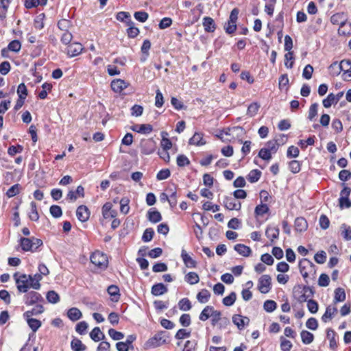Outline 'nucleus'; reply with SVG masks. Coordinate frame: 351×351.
<instances>
[{
	"label": "nucleus",
	"instance_id": "6e6d98bb",
	"mask_svg": "<svg viewBox=\"0 0 351 351\" xmlns=\"http://www.w3.org/2000/svg\"><path fill=\"white\" fill-rule=\"evenodd\" d=\"M285 65L288 69H291L293 66V51H289L285 55Z\"/></svg>",
	"mask_w": 351,
	"mask_h": 351
},
{
	"label": "nucleus",
	"instance_id": "0e129e2a",
	"mask_svg": "<svg viewBox=\"0 0 351 351\" xmlns=\"http://www.w3.org/2000/svg\"><path fill=\"white\" fill-rule=\"evenodd\" d=\"M154 234V231L152 228H147L143 232L142 240L145 242H149L153 239Z\"/></svg>",
	"mask_w": 351,
	"mask_h": 351
},
{
	"label": "nucleus",
	"instance_id": "09e8293b",
	"mask_svg": "<svg viewBox=\"0 0 351 351\" xmlns=\"http://www.w3.org/2000/svg\"><path fill=\"white\" fill-rule=\"evenodd\" d=\"M341 230V235L346 241L351 240V227L348 226L345 223L342 224L340 227Z\"/></svg>",
	"mask_w": 351,
	"mask_h": 351
},
{
	"label": "nucleus",
	"instance_id": "6ab92c4d",
	"mask_svg": "<svg viewBox=\"0 0 351 351\" xmlns=\"http://www.w3.org/2000/svg\"><path fill=\"white\" fill-rule=\"evenodd\" d=\"M182 259L186 265V267L189 268H195L196 267L197 263L195 260H193L191 256L186 252V251L182 249L181 252Z\"/></svg>",
	"mask_w": 351,
	"mask_h": 351
},
{
	"label": "nucleus",
	"instance_id": "79ce46f5",
	"mask_svg": "<svg viewBox=\"0 0 351 351\" xmlns=\"http://www.w3.org/2000/svg\"><path fill=\"white\" fill-rule=\"evenodd\" d=\"M346 300V293L343 289L342 288H337L335 291V298L334 302L335 303L343 302Z\"/></svg>",
	"mask_w": 351,
	"mask_h": 351
},
{
	"label": "nucleus",
	"instance_id": "8fccbe9b",
	"mask_svg": "<svg viewBox=\"0 0 351 351\" xmlns=\"http://www.w3.org/2000/svg\"><path fill=\"white\" fill-rule=\"evenodd\" d=\"M21 186L19 184H15L12 186L6 192V195L8 197H12L20 193Z\"/></svg>",
	"mask_w": 351,
	"mask_h": 351
},
{
	"label": "nucleus",
	"instance_id": "774afa93",
	"mask_svg": "<svg viewBox=\"0 0 351 351\" xmlns=\"http://www.w3.org/2000/svg\"><path fill=\"white\" fill-rule=\"evenodd\" d=\"M280 348L282 351H290L293 345L292 343L284 337H281Z\"/></svg>",
	"mask_w": 351,
	"mask_h": 351
},
{
	"label": "nucleus",
	"instance_id": "680f3d73",
	"mask_svg": "<svg viewBox=\"0 0 351 351\" xmlns=\"http://www.w3.org/2000/svg\"><path fill=\"white\" fill-rule=\"evenodd\" d=\"M21 48V43L17 40H12V42H10L8 45V47L7 49L11 51H14V52H19L20 51Z\"/></svg>",
	"mask_w": 351,
	"mask_h": 351
},
{
	"label": "nucleus",
	"instance_id": "c756f323",
	"mask_svg": "<svg viewBox=\"0 0 351 351\" xmlns=\"http://www.w3.org/2000/svg\"><path fill=\"white\" fill-rule=\"evenodd\" d=\"M90 337L95 342L105 339L104 334L101 331L99 327H95L90 332Z\"/></svg>",
	"mask_w": 351,
	"mask_h": 351
},
{
	"label": "nucleus",
	"instance_id": "7ed1b4c3",
	"mask_svg": "<svg viewBox=\"0 0 351 351\" xmlns=\"http://www.w3.org/2000/svg\"><path fill=\"white\" fill-rule=\"evenodd\" d=\"M90 258V262L101 269H104L108 266V261L106 255L99 251L93 252Z\"/></svg>",
	"mask_w": 351,
	"mask_h": 351
},
{
	"label": "nucleus",
	"instance_id": "a211bd4d",
	"mask_svg": "<svg viewBox=\"0 0 351 351\" xmlns=\"http://www.w3.org/2000/svg\"><path fill=\"white\" fill-rule=\"evenodd\" d=\"M337 308L335 306H327L324 314L322 317V322L326 323L328 320L332 319L337 313Z\"/></svg>",
	"mask_w": 351,
	"mask_h": 351
},
{
	"label": "nucleus",
	"instance_id": "49530a36",
	"mask_svg": "<svg viewBox=\"0 0 351 351\" xmlns=\"http://www.w3.org/2000/svg\"><path fill=\"white\" fill-rule=\"evenodd\" d=\"M178 306L183 311H188L192 308L191 302L186 298H182L179 301Z\"/></svg>",
	"mask_w": 351,
	"mask_h": 351
},
{
	"label": "nucleus",
	"instance_id": "b1692460",
	"mask_svg": "<svg viewBox=\"0 0 351 351\" xmlns=\"http://www.w3.org/2000/svg\"><path fill=\"white\" fill-rule=\"evenodd\" d=\"M168 291L167 287L162 283H157L152 287V293L155 296H159L166 293Z\"/></svg>",
	"mask_w": 351,
	"mask_h": 351
},
{
	"label": "nucleus",
	"instance_id": "e433bc0d",
	"mask_svg": "<svg viewBox=\"0 0 351 351\" xmlns=\"http://www.w3.org/2000/svg\"><path fill=\"white\" fill-rule=\"evenodd\" d=\"M213 310H214L213 306H206L201 312L199 319L201 321H204V322L207 320L210 317H211Z\"/></svg>",
	"mask_w": 351,
	"mask_h": 351
},
{
	"label": "nucleus",
	"instance_id": "ea45409f",
	"mask_svg": "<svg viewBox=\"0 0 351 351\" xmlns=\"http://www.w3.org/2000/svg\"><path fill=\"white\" fill-rule=\"evenodd\" d=\"M27 319V322L29 328L33 330L34 332L41 326V322L37 319L30 317H25Z\"/></svg>",
	"mask_w": 351,
	"mask_h": 351
},
{
	"label": "nucleus",
	"instance_id": "bf43d9fd",
	"mask_svg": "<svg viewBox=\"0 0 351 351\" xmlns=\"http://www.w3.org/2000/svg\"><path fill=\"white\" fill-rule=\"evenodd\" d=\"M277 307V304L274 300H266L264 302L263 308L265 311L271 313L273 312Z\"/></svg>",
	"mask_w": 351,
	"mask_h": 351
},
{
	"label": "nucleus",
	"instance_id": "58836bf2",
	"mask_svg": "<svg viewBox=\"0 0 351 351\" xmlns=\"http://www.w3.org/2000/svg\"><path fill=\"white\" fill-rule=\"evenodd\" d=\"M47 0H25V6L27 9L36 8L38 5H46Z\"/></svg>",
	"mask_w": 351,
	"mask_h": 351
},
{
	"label": "nucleus",
	"instance_id": "c85d7f7f",
	"mask_svg": "<svg viewBox=\"0 0 351 351\" xmlns=\"http://www.w3.org/2000/svg\"><path fill=\"white\" fill-rule=\"evenodd\" d=\"M132 130L135 132L142 134H149L153 130V127L150 124L136 125Z\"/></svg>",
	"mask_w": 351,
	"mask_h": 351
},
{
	"label": "nucleus",
	"instance_id": "5fc2aeb1",
	"mask_svg": "<svg viewBox=\"0 0 351 351\" xmlns=\"http://www.w3.org/2000/svg\"><path fill=\"white\" fill-rule=\"evenodd\" d=\"M46 298L47 301L52 304H56L60 300L59 295L54 291H48Z\"/></svg>",
	"mask_w": 351,
	"mask_h": 351
},
{
	"label": "nucleus",
	"instance_id": "5701e85b",
	"mask_svg": "<svg viewBox=\"0 0 351 351\" xmlns=\"http://www.w3.org/2000/svg\"><path fill=\"white\" fill-rule=\"evenodd\" d=\"M211 324L213 326H215L219 322H224L225 324H229V320L226 317H221V313L217 310H213L211 315Z\"/></svg>",
	"mask_w": 351,
	"mask_h": 351
},
{
	"label": "nucleus",
	"instance_id": "4468645a",
	"mask_svg": "<svg viewBox=\"0 0 351 351\" xmlns=\"http://www.w3.org/2000/svg\"><path fill=\"white\" fill-rule=\"evenodd\" d=\"M245 134V130L240 126H234L227 129L226 134L232 136L233 138H242Z\"/></svg>",
	"mask_w": 351,
	"mask_h": 351
},
{
	"label": "nucleus",
	"instance_id": "de8ad7c7",
	"mask_svg": "<svg viewBox=\"0 0 351 351\" xmlns=\"http://www.w3.org/2000/svg\"><path fill=\"white\" fill-rule=\"evenodd\" d=\"M260 106V104L257 102L252 103L247 108V114L250 117L255 116L257 114Z\"/></svg>",
	"mask_w": 351,
	"mask_h": 351
},
{
	"label": "nucleus",
	"instance_id": "69168bd1",
	"mask_svg": "<svg viewBox=\"0 0 351 351\" xmlns=\"http://www.w3.org/2000/svg\"><path fill=\"white\" fill-rule=\"evenodd\" d=\"M269 210V207L267 204H261L255 208L254 213L256 215H263L264 214L268 213Z\"/></svg>",
	"mask_w": 351,
	"mask_h": 351
},
{
	"label": "nucleus",
	"instance_id": "4c0bfd02",
	"mask_svg": "<svg viewBox=\"0 0 351 351\" xmlns=\"http://www.w3.org/2000/svg\"><path fill=\"white\" fill-rule=\"evenodd\" d=\"M300 336H301L302 341L304 344H310L314 340L313 334L307 330H302L300 332Z\"/></svg>",
	"mask_w": 351,
	"mask_h": 351
},
{
	"label": "nucleus",
	"instance_id": "6e6552de",
	"mask_svg": "<svg viewBox=\"0 0 351 351\" xmlns=\"http://www.w3.org/2000/svg\"><path fill=\"white\" fill-rule=\"evenodd\" d=\"M155 147L156 143L152 138L143 140L141 143V152L144 154L149 155L152 154L155 150Z\"/></svg>",
	"mask_w": 351,
	"mask_h": 351
},
{
	"label": "nucleus",
	"instance_id": "393cba45",
	"mask_svg": "<svg viewBox=\"0 0 351 351\" xmlns=\"http://www.w3.org/2000/svg\"><path fill=\"white\" fill-rule=\"evenodd\" d=\"M203 26L206 32H213L216 29L214 20L209 16L203 19Z\"/></svg>",
	"mask_w": 351,
	"mask_h": 351
},
{
	"label": "nucleus",
	"instance_id": "4be33fe9",
	"mask_svg": "<svg viewBox=\"0 0 351 351\" xmlns=\"http://www.w3.org/2000/svg\"><path fill=\"white\" fill-rule=\"evenodd\" d=\"M279 228L276 226H268L265 230V235L271 242L279 236Z\"/></svg>",
	"mask_w": 351,
	"mask_h": 351
},
{
	"label": "nucleus",
	"instance_id": "9d476101",
	"mask_svg": "<svg viewBox=\"0 0 351 351\" xmlns=\"http://www.w3.org/2000/svg\"><path fill=\"white\" fill-rule=\"evenodd\" d=\"M223 206L230 210H239L241 208V204L237 202L234 197H225L223 202Z\"/></svg>",
	"mask_w": 351,
	"mask_h": 351
},
{
	"label": "nucleus",
	"instance_id": "f03ea898",
	"mask_svg": "<svg viewBox=\"0 0 351 351\" xmlns=\"http://www.w3.org/2000/svg\"><path fill=\"white\" fill-rule=\"evenodd\" d=\"M299 268L302 277L305 280L308 278H315L316 273L315 265L308 259H302L299 262Z\"/></svg>",
	"mask_w": 351,
	"mask_h": 351
},
{
	"label": "nucleus",
	"instance_id": "ddd939ff",
	"mask_svg": "<svg viewBox=\"0 0 351 351\" xmlns=\"http://www.w3.org/2000/svg\"><path fill=\"white\" fill-rule=\"evenodd\" d=\"M76 216L82 222L88 221L90 217V211L87 206L84 205L78 206L76 210Z\"/></svg>",
	"mask_w": 351,
	"mask_h": 351
},
{
	"label": "nucleus",
	"instance_id": "72a5a7b5",
	"mask_svg": "<svg viewBox=\"0 0 351 351\" xmlns=\"http://www.w3.org/2000/svg\"><path fill=\"white\" fill-rule=\"evenodd\" d=\"M71 347L73 351H85L86 346L79 339L74 338L71 342Z\"/></svg>",
	"mask_w": 351,
	"mask_h": 351
},
{
	"label": "nucleus",
	"instance_id": "1a4fd4ad",
	"mask_svg": "<svg viewBox=\"0 0 351 351\" xmlns=\"http://www.w3.org/2000/svg\"><path fill=\"white\" fill-rule=\"evenodd\" d=\"M83 49L82 44L80 43H73L67 47L66 54L70 58H73L81 54Z\"/></svg>",
	"mask_w": 351,
	"mask_h": 351
},
{
	"label": "nucleus",
	"instance_id": "e2e57ef3",
	"mask_svg": "<svg viewBox=\"0 0 351 351\" xmlns=\"http://www.w3.org/2000/svg\"><path fill=\"white\" fill-rule=\"evenodd\" d=\"M336 99H335V95L333 93L329 94L326 98H325L323 101V106L325 108H330L332 104H337Z\"/></svg>",
	"mask_w": 351,
	"mask_h": 351
},
{
	"label": "nucleus",
	"instance_id": "13d9d810",
	"mask_svg": "<svg viewBox=\"0 0 351 351\" xmlns=\"http://www.w3.org/2000/svg\"><path fill=\"white\" fill-rule=\"evenodd\" d=\"M31 213H29V219L32 221H37L39 219V215L37 211V207L35 202H31Z\"/></svg>",
	"mask_w": 351,
	"mask_h": 351
},
{
	"label": "nucleus",
	"instance_id": "603ef678",
	"mask_svg": "<svg viewBox=\"0 0 351 351\" xmlns=\"http://www.w3.org/2000/svg\"><path fill=\"white\" fill-rule=\"evenodd\" d=\"M129 202L130 200L127 197H123L120 200V211L121 213L125 215L128 213L130 210Z\"/></svg>",
	"mask_w": 351,
	"mask_h": 351
},
{
	"label": "nucleus",
	"instance_id": "4d7b16f0",
	"mask_svg": "<svg viewBox=\"0 0 351 351\" xmlns=\"http://www.w3.org/2000/svg\"><path fill=\"white\" fill-rule=\"evenodd\" d=\"M71 26V23L69 20H67V19H61L58 23V28L60 30L64 31V32H69L68 30Z\"/></svg>",
	"mask_w": 351,
	"mask_h": 351
},
{
	"label": "nucleus",
	"instance_id": "c03bdc74",
	"mask_svg": "<svg viewBox=\"0 0 351 351\" xmlns=\"http://www.w3.org/2000/svg\"><path fill=\"white\" fill-rule=\"evenodd\" d=\"M261 171L258 169L252 170L247 175V180L251 183L256 182L261 178Z\"/></svg>",
	"mask_w": 351,
	"mask_h": 351
},
{
	"label": "nucleus",
	"instance_id": "9b49d317",
	"mask_svg": "<svg viewBox=\"0 0 351 351\" xmlns=\"http://www.w3.org/2000/svg\"><path fill=\"white\" fill-rule=\"evenodd\" d=\"M43 300L41 295L36 291H30L25 295V302L27 305H32Z\"/></svg>",
	"mask_w": 351,
	"mask_h": 351
},
{
	"label": "nucleus",
	"instance_id": "a18cd8bd",
	"mask_svg": "<svg viewBox=\"0 0 351 351\" xmlns=\"http://www.w3.org/2000/svg\"><path fill=\"white\" fill-rule=\"evenodd\" d=\"M108 294L113 297L112 300L117 301L119 298V289L116 285H110L108 287Z\"/></svg>",
	"mask_w": 351,
	"mask_h": 351
},
{
	"label": "nucleus",
	"instance_id": "a19ab883",
	"mask_svg": "<svg viewBox=\"0 0 351 351\" xmlns=\"http://www.w3.org/2000/svg\"><path fill=\"white\" fill-rule=\"evenodd\" d=\"M185 281L190 285H195L198 283L199 280V276L197 273L190 271L185 276Z\"/></svg>",
	"mask_w": 351,
	"mask_h": 351
},
{
	"label": "nucleus",
	"instance_id": "a878e982",
	"mask_svg": "<svg viewBox=\"0 0 351 351\" xmlns=\"http://www.w3.org/2000/svg\"><path fill=\"white\" fill-rule=\"evenodd\" d=\"M30 287L34 289L38 290L40 288V281L43 277L40 274H36L34 275H29Z\"/></svg>",
	"mask_w": 351,
	"mask_h": 351
},
{
	"label": "nucleus",
	"instance_id": "423d86ee",
	"mask_svg": "<svg viewBox=\"0 0 351 351\" xmlns=\"http://www.w3.org/2000/svg\"><path fill=\"white\" fill-rule=\"evenodd\" d=\"M345 64H347V67H349L351 65V61L350 60H343L339 64H338L337 62H333L328 68L330 74L333 76L339 75L341 71L343 70Z\"/></svg>",
	"mask_w": 351,
	"mask_h": 351
},
{
	"label": "nucleus",
	"instance_id": "f8f14e48",
	"mask_svg": "<svg viewBox=\"0 0 351 351\" xmlns=\"http://www.w3.org/2000/svg\"><path fill=\"white\" fill-rule=\"evenodd\" d=\"M348 21L347 14L344 12H338L334 14L330 17V22L334 25H339L342 27Z\"/></svg>",
	"mask_w": 351,
	"mask_h": 351
},
{
	"label": "nucleus",
	"instance_id": "473e14b6",
	"mask_svg": "<svg viewBox=\"0 0 351 351\" xmlns=\"http://www.w3.org/2000/svg\"><path fill=\"white\" fill-rule=\"evenodd\" d=\"M210 298V293L206 289H202L197 295L199 302L205 304L208 302Z\"/></svg>",
	"mask_w": 351,
	"mask_h": 351
},
{
	"label": "nucleus",
	"instance_id": "f257e3e1",
	"mask_svg": "<svg viewBox=\"0 0 351 351\" xmlns=\"http://www.w3.org/2000/svg\"><path fill=\"white\" fill-rule=\"evenodd\" d=\"M20 246L24 252H35L38 248L43 245V241L36 237H21L19 240Z\"/></svg>",
	"mask_w": 351,
	"mask_h": 351
},
{
	"label": "nucleus",
	"instance_id": "f3484780",
	"mask_svg": "<svg viewBox=\"0 0 351 351\" xmlns=\"http://www.w3.org/2000/svg\"><path fill=\"white\" fill-rule=\"evenodd\" d=\"M112 205L110 202L106 203L102 206V215L104 218H114L117 216V212L115 210H112Z\"/></svg>",
	"mask_w": 351,
	"mask_h": 351
},
{
	"label": "nucleus",
	"instance_id": "39448f33",
	"mask_svg": "<svg viewBox=\"0 0 351 351\" xmlns=\"http://www.w3.org/2000/svg\"><path fill=\"white\" fill-rule=\"evenodd\" d=\"M16 276L17 274H15L14 277L15 278L19 291L21 293H26L29 288L31 287L29 275L21 274L19 278H16Z\"/></svg>",
	"mask_w": 351,
	"mask_h": 351
},
{
	"label": "nucleus",
	"instance_id": "052dcab7",
	"mask_svg": "<svg viewBox=\"0 0 351 351\" xmlns=\"http://www.w3.org/2000/svg\"><path fill=\"white\" fill-rule=\"evenodd\" d=\"M45 15L44 13H41L38 15L34 19V27L36 29H41L44 27V19Z\"/></svg>",
	"mask_w": 351,
	"mask_h": 351
},
{
	"label": "nucleus",
	"instance_id": "3c124183",
	"mask_svg": "<svg viewBox=\"0 0 351 351\" xmlns=\"http://www.w3.org/2000/svg\"><path fill=\"white\" fill-rule=\"evenodd\" d=\"M237 299V295L234 292H231L228 296L223 299V304L226 306H231L234 304Z\"/></svg>",
	"mask_w": 351,
	"mask_h": 351
},
{
	"label": "nucleus",
	"instance_id": "37998d69",
	"mask_svg": "<svg viewBox=\"0 0 351 351\" xmlns=\"http://www.w3.org/2000/svg\"><path fill=\"white\" fill-rule=\"evenodd\" d=\"M277 0H264L265 2V12L269 16H272Z\"/></svg>",
	"mask_w": 351,
	"mask_h": 351
},
{
	"label": "nucleus",
	"instance_id": "c9c22d12",
	"mask_svg": "<svg viewBox=\"0 0 351 351\" xmlns=\"http://www.w3.org/2000/svg\"><path fill=\"white\" fill-rule=\"evenodd\" d=\"M128 25L129 26L128 29H127L128 35L130 38H135L139 34V29L134 26V22L132 21L131 19H129V21L127 22Z\"/></svg>",
	"mask_w": 351,
	"mask_h": 351
},
{
	"label": "nucleus",
	"instance_id": "20e7f679",
	"mask_svg": "<svg viewBox=\"0 0 351 351\" xmlns=\"http://www.w3.org/2000/svg\"><path fill=\"white\" fill-rule=\"evenodd\" d=\"M239 10L237 8H234L231 12L229 17V20L224 25V29L227 34H232L235 32L237 29V21L238 19Z\"/></svg>",
	"mask_w": 351,
	"mask_h": 351
},
{
	"label": "nucleus",
	"instance_id": "7c9ffc66",
	"mask_svg": "<svg viewBox=\"0 0 351 351\" xmlns=\"http://www.w3.org/2000/svg\"><path fill=\"white\" fill-rule=\"evenodd\" d=\"M189 144L200 146V145H205L206 144V141H204L202 134L196 132L190 138Z\"/></svg>",
	"mask_w": 351,
	"mask_h": 351
},
{
	"label": "nucleus",
	"instance_id": "2eb2a0df",
	"mask_svg": "<svg viewBox=\"0 0 351 351\" xmlns=\"http://www.w3.org/2000/svg\"><path fill=\"white\" fill-rule=\"evenodd\" d=\"M129 86V84L121 79H116L112 81L111 88L115 93H120Z\"/></svg>",
	"mask_w": 351,
	"mask_h": 351
},
{
	"label": "nucleus",
	"instance_id": "aec40b11",
	"mask_svg": "<svg viewBox=\"0 0 351 351\" xmlns=\"http://www.w3.org/2000/svg\"><path fill=\"white\" fill-rule=\"evenodd\" d=\"M232 322L239 330H242L245 325L248 324L250 320L247 317H243L240 315H234L232 317Z\"/></svg>",
	"mask_w": 351,
	"mask_h": 351
},
{
	"label": "nucleus",
	"instance_id": "338daca9",
	"mask_svg": "<svg viewBox=\"0 0 351 351\" xmlns=\"http://www.w3.org/2000/svg\"><path fill=\"white\" fill-rule=\"evenodd\" d=\"M49 211L51 215L55 218H58L61 217L62 215V208H60V206L57 205L51 206L50 207Z\"/></svg>",
	"mask_w": 351,
	"mask_h": 351
},
{
	"label": "nucleus",
	"instance_id": "0eeeda50",
	"mask_svg": "<svg viewBox=\"0 0 351 351\" xmlns=\"http://www.w3.org/2000/svg\"><path fill=\"white\" fill-rule=\"evenodd\" d=\"M271 277L269 275H263L258 280V289L262 293H267L271 289Z\"/></svg>",
	"mask_w": 351,
	"mask_h": 351
},
{
	"label": "nucleus",
	"instance_id": "2f4dec72",
	"mask_svg": "<svg viewBox=\"0 0 351 351\" xmlns=\"http://www.w3.org/2000/svg\"><path fill=\"white\" fill-rule=\"evenodd\" d=\"M147 219L150 222L156 223L162 220V215L158 210H149L147 212Z\"/></svg>",
	"mask_w": 351,
	"mask_h": 351
},
{
	"label": "nucleus",
	"instance_id": "864d4df0",
	"mask_svg": "<svg viewBox=\"0 0 351 351\" xmlns=\"http://www.w3.org/2000/svg\"><path fill=\"white\" fill-rule=\"evenodd\" d=\"M326 337L330 341V347L331 348H335L337 346L335 340V332L331 328L327 329Z\"/></svg>",
	"mask_w": 351,
	"mask_h": 351
},
{
	"label": "nucleus",
	"instance_id": "dca6fc26",
	"mask_svg": "<svg viewBox=\"0 0 351 351\" xmlns=\"http://www.w3.org/2000/svg\"><path fill=\"white\" fill-rule=\"evenodd\" d=\"M166 340L163 338L162 333L156 334L152 338H151L147 342V345L149 347L156 348L163 343Z\"/></svg>",
	"mask_w": 351,
	"mask_h": 351
},
{
	"label": "nucleus",
	"instance_id": "f704fd0d",
	"mask_svg": "<svg viewBox=\"0 0 351 351\" xmlns=\"http://www.w3.org/2000/svg\"><path fill=\"white\" fill-rule=\"evenodd\" d=\"M44 311V307L41 304H37L32 310L26 311L23 316L24 317H30L33 315H38Z\"/></svg>",
	"mask_w": 351,
	"mask_h": 351
},
{
	"label": "nucleus",
	"instance_id": "412c9836",
	"mask_svg": "<svg viewBox=\"0 0 351 351\" xmlns=\"http://www.w3.org/2000/svg\"><path fill=\"white\" fill-rule=\"evenodd\" d=\"M295 230L297 232H304L308 228V223L304 217H297L294 222Z\"/></svg>",
	"mask_w": 351,
	"mask_h": 351
},
{
	"label": "nucleus",
	"instance_id": "bb28decb",
	"mask_svg": "<svg viewBox=\"0 0 351 351\" xmlns=\"http://www.w3.org/2000/svg\"><path fill=\"white\" fill-rule=\"evenodd\" d=\"M234 249L240 255L245 257L249 256L252 253L250 247L243 244H237L234 245Z\"/></svg>",
	"mask_w": 351,
	"mask_h": 351
},
{
	"label": "nucleus",
	"instance_id": "cd10ccee",
	"mask_svg": "<svg viewBox=\"0 0 351 351\" xmlns=\"http://www.w3.org/2000/svg\"><path fill=\"white\" fill-rule=\"evenodd\" d=\"M67 316L71 321L75 322L82 317V313L77 308L73 307L68 310Z\"/></svg>",
	"mask_w": 351,
	"mask_h": 351
}]
</instances>
